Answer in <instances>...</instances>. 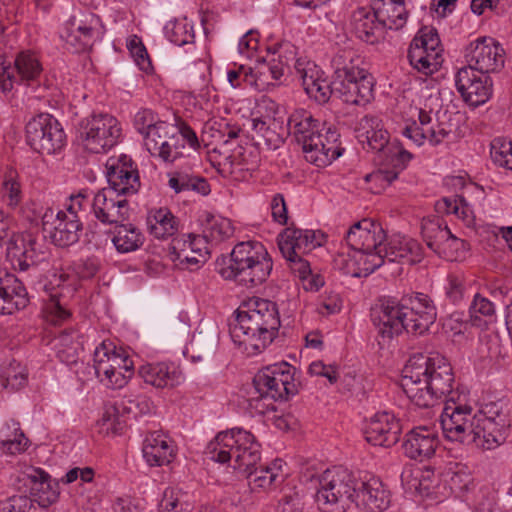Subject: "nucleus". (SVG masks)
<instances>
[{"mask_svg": "<svg viewBox=\"0 0 512 512\" xmlns=\"http://www.w3.org/2000/svg\"><path fill=\"white\" fill-rule=\"evenodd\" d=\"M1 434L4 437L1 440L2 450L11 455L21 453L28 447V439L20 429V424L14 419L5 423L1 428Z\"/></svg>", "mask_w": 512, "mask_h": 512, "instance_id": "4c0bfd02", "label": "nucleus"}, {"mask_svg": "<svg viewBox=\"0 0 512 512\" xmlns=\"http://www.w3.org/2000/svg\"><path fill=\"white\" fill-rule=\"evenodd\" d=\"M287 133L292 135L302 146L307 161L318 167H325L342 155L339 133L311 112L298 109L290 114L287 120Z\"/></svg>", "mask_w": 512, "mask_h": 512, "instance_id": "423d86ee", "label": "nucleus"}, {"mask_svg": "<svg viewBox=\"0 0 512 512\" xmlns=\"http://www.w3.org/2000/svg\"><path fill=\"white\" fill-rule=\"evenodd\" d=\"M412 158L411 153L399 146L387 148L383 154L382 162L387 168H381L376 172L366 175L367 182H375L382 187L389 186L397 179L398 174L405 169L407 163Z\"/></svg>", "mask_w": 512, "mask_h": 512, "instance_id": "cd10ccee", "label": "nucleus"}, {"mask_svg": "<svg viewBox=\"0 0 512 512\" xmlns=\"http://www.w3.org/2000/svg\"><path fill=\"white\" fill-rule=\"evenodd\" d=\"M360 126L365 132L358 134V138L362 143L366 142L372 150L384 154L387 148L393 146L389 145L388 132L383 129H378L379 119L377 117L364 116L360 120Z\"/></svg>", "mask_w": 512, "mask_h": 512, "instance_id": "72a5a7b5", "label": "nucleus"}, {"mask_svg": "<svg viewBox=\"0 0 512 512\" xmlns=\"http://www.w3.org/2000/svg\"><path fill=\"white\" fill-rule=\"evenodd\" d=\"M184 149L185 145L182 144L181 135H178L176 131L168 140L161 142L159 150H155V153H151V155L158 156L165 162H174L183 156Z\"/></svg>", "mask_w": 512, "mask_h": 512, "instance_id": "8fccbe9b", "label": "nucleus"}, {"mask_svg": "<svg viewBox=\"0 0 512 512\" xmlns=\"http://www.w3.org/2000/svg\"><path fill=\"white\" fill-rule=\"evenodd\" d=\"M164 33L167 39L177 46L190 43L194 39L193 28L185 19L168 21L164 26Z\"/></svg>", "mask_w": 512, "mask_h": 512, "instance_id": "a18cd8bd", "label": "nucleus"}, {"mask_svg": "<svg viewBox=\"0 0 512 512\" xmlns=\"http://www.w3.org/2000/svg\"><path fill=\"white\" fill-rule=\"evenodd\" d=\"M285 68H289L288 62H283L281 56L279 59H272L268 64L263 65L258 71L260 77L267 78L268 75L271 76L273 80H279L283 75Z\"/></svg>", "mask_w": 512, "mask_h": 512, "instance_id": "774afa93", "label": "nucleus"}, {"mask_svg": "<svg viewBox=\"0 0 512 512\" xmlns=\"http://www.w3.org/2000/svg\"><path fill=\"white\" fill-rule=\"evenodd\" d=\"M188 240L186 239H173L170 244V251L173 254H177V258L181 259L183 256L186 247H188L192 252L198 253L199 256H202L201 249L197 248V242H201L200 236L188 235Z\"/></svg>", "mask_w": 512, "mask_h": 512, "instance_id": "e2e57ef3", "label": "nucleus"}, {"mask_svg": "<svg viewBox=\"0 0 512 512\" xmlns=\"http://www.w3.org/2000/svg\"><path fill=\"white\" fill-rule=\"evenodd\" d=\"M345 241L349 251L339 252L335 263L353 277L368 276L386 262L414 265L423 259L418 241L399 235L387 240L380 224L368 219L353 224Z\"/></svg>", "mask_w": 512, "mask_h": 512, "instance_id": "f257e3e1", "label": "nucleus"}, {"mask_svg": "<svg viewBox=\"0 0 512 512\" xmlns=\"http://www.w3.org/2000/svg\"><path fill=\"white\" fill-rule=\"evenodd\" d=\"M27 381V374L23 369L16 371V368L10 366L0 375V384L3 388H10L11 391H16L23 387Z\"/></svg>", "mask_w": 512, "mask_h": 512, "instance_id": "6e6d98bb", "label": "nucleus"}, {"mask_svg": "<svg viewBox=\"0 0 512 512\" xmlns=\"http://www.w3.org/2000/svg\"><path fill=\"white\" fill-rule=\"evenodd\" d=\"M157 116L149 109H143L136 113L134 117V126L136 130L146 138V133L160 123Z\"/></svg>", "mask_w": 512, "mask_h": 512, "instance_id": "bf43d9fd", "label": "nucleus"}, {"mask_svg": "<svg viewBox=\"0 0 512 512\" xmlns=\"http://www.w3.org/2000/svg\"><path fill=\"white\" fill-rule=\"evenodd\" d=\"M491 159L499 167L512 170V141L496 138L491 143Z\"/></svg>", "mask_w": 512, "mask_h": 512, "instance_id": "3c124183", "label": "nucleus"}, {"mask_svg": "<svg viewBox=\"0 0 512 512\" xmlns=\"http://www.w3.org/2000/svg\"><path fill=\"white\" fill-rule=\"evenodd\" d=\"M438 446L436 433L427 426H419L410 430L402 444L404 454L413 460L424 461L431 458Z\"/></svg>", "mask_w": 512, "mask_h": 512, "instance_id": "393cba45", "label": "nucleus"}, {"mask_svg": "<svg viewBox=\"0 0 512 512\" xmlns=\"http://www.w3.org/2000/svg\"><path fill=\"white\" fill-rule=\"evenodd\" d=\"M25 132L27 144L40 154L53 155L65 145V132L50 114L34 116L26 124Z\"/></svg>", "mask_w": 512, "mask_h": 512, "instance_id": "9b49d317", "label": "nucleus"}, {"mask_svg": "<svg viewBox=\"0 0 512 512\" xmlns=\"http://www.w3.org/2000/svg\"><path fill=\"white\" fill-rule=\"evenodd\" d=\"M78 140L91 153H104L114 147L121 136L118 120L107 113H92L77 126Z\"/></svg>", "mask_w": 512, "mask_h": 512, "instance_id": "9d476101", "label": "nucleus"}, {"mask_svg": "<svg viewBox=\"0 0 512 512\" xmlns=\"http://www.w3.org/2000/svg\"><path fill=\"white\" fill-rule=\"evenodd\" d=\"M111 344L101 343L94 352V369L96 376L104 381L108 376L113 375L116 368L112 362Z\"/></svg>", "mask_w": 512, "mask_h": 512, "instance_id": "49530a36", "label": "nucleus"}, {"mask_svg": "<svg viewBox=\"0 0 512 512\" xmlns=\"http://www.w3.org/2000/svg\"><path fill=\"white\" fill-rule=\"evenodd\" d=\"M345 80H334V97L351 105H361L370 101L373 93L372 77L366 72Z\"/></svg>", "mask_w": 512, "mask_h": 512, "instance_id": "a878e982", "label": "nucleus"}, {"mask_svg": "<svg viewBox=\"0 0 512 512\" xmlns=\"http://www.w3.org/2000/svg\"><path fill=\"white\" fill-rule=\"evenodd\" d=\"M359 480L341 466L327 469L319 480L316 502L323 512H345L354 503Z\"/></svg>", "mask_w": 512, "mask_h": 512, "instance_id": "1a4fd4ad", "label": "nucleus"}, {"mask_svg": "<svg viewBox=\"0 0 512 512\" xmlns=\"http://www.w3.org/2000/svg\"><path fill=\"white\" fill-rule=\"evenodd\" d=\"M375 12L378 15V20L387 29H401L407 21L408 13L405 8V1H398L391 6L377 7Z\"/></svg>", "mask_w": 512, "mask_h": 512, "instance_id": "c03bdc74", "label": "nucleus"}, {"mask_svg": "<svg viewBox=\"0 0 512 512\" xmlns=\"http://www.w3.org/2000/svg\"><path fill=\"white\" fill-rule=\"evenodd\" d=\"M139 376L156 388L173 387L180 383L181 372L173 363L145 364L138 370Z\"/></svg>", "mask_w": 512, "mask_h": 512, "instance_id": "c756f323", "label": "nucleus"}, {"mask_svg": "<svg viewBox=\"0 0 512 512\" xmlns=\"http://www.w3.org/2000/svg\"><path fill=\"white\" fill-rule=\"evenodd\" d=\"M42 70L39 60L33 54L18 53L13 66L11 63L0 64V92L3 94L11 92L15 84L33 89L40 88Z\"/></svg>", "mask_w": 512, "mask_h": 512, "instance_id": "ddd939ff", "label": "nucleus"}, {"mask_svg": "<svg viewBox=\"0 0 512 512\" xmlns=\"http://www.w3.org/2000/svg\"><path fill=\"white\" fill-rule=\"evenodd\" d=\"M431 112V110L427 111L426 108H419V124L413 122L411 125L406 126L403 130V135L411 139L418 146L422 145L425 141L424 134L426 132L422 131V129H429V127H431V125L433 124Z\"/></svg>", "mask_w": 512, "mask_h": 512, "instance_id": "de8ad7c7", "label": "nucleus"}, {"mask_svg": "<svg viewBox=\"0 0 512 512\" xmlns=\"http://www.w3.org/2000/svg\"><path fill=\"white\" fill-rule=\"evenodd\" d=\"M318 70L314 75L304 78V90L310 98H313L319 104L328 102L331 96H334V79L328 82L321 78Z\"/></svg>", "mask_w": 512, "mask_h": 512, "instance_id": "37998d69", "label": "nucleus"}, {"mask_svg": "<svg viewBox=\"0 0 512 512\" xmlns=\"http://www.w3.org/2000/svg\"><path fill=\"white\" fill-rule=\"evenodd\" d=\"M7 254L13 267L20 271H28L30 268L46 263L49 258L43 241L31 232L13 236L7 246Z\"/></svg>", "mask_w": 512, "mask_h": 512, "instance_id": "2eb2a0df", "label": "nucleus"}, {"mask_svg": "<svg viewBox=\"0 0 512 512\" xmlns=\"http://www.w3.org/2000/svg\"><path fill=\"white\" fill-rule=\"evenodd\" d=\"M354 503L366 512H384L390 505V492L379 480L358 482Z\"/></svg>", "mask_w": 512, "mask_h": 512, "instance_id": "bb28decb", "label": "nucleus"}, {"mask_svg": "<svg viewBox=\"0 0 512 512\" xmlns=\"http://www.w3.org/2000/svg\"><path fill=\"white\" fill-rule=\"evenodd\" d=\"M362 60L352 49L339 50L331 60L334 69V80H345L349 77L356 79L355 76L366 73L365 69L360 68Z\"/></svg>", "mask_w": 512, "mask_h": 512, "instance_id": "473e14b6", "label": "nucleus"}, {"mask_svg": "<svg viewBox=\"0 0 512 512\" xmlns=\"http://www.w3.org/2000/svg\"><path fill=\"white\" fill-rule=\"evenodd\" d=\"M511 422L486 419L474 420L470 445L482 450H492L502 445L510 433Z\"/></svg>", "mask_w": 512, "mask_h": 512, "instance_id": "b1692460", "label": "nucleus"}, {"mask_svg": "<svg viewBox=\"0 0 512 512\" xmlns=\"http://www.w3.org/2000/svg\"><path fill=\"white\" fill-rule=\"evenodd\" d=\"M192 509L189 494L181 488H166L159 503V512H189Z\"/></svg>", "mask_w": 512, "mask_h": 512, "instance_id": "79ce46f5", "label": "nucleus"}, {"mask_svg": "<svg viewBox=\"0 0 512 512\" xmlns=\"http://www.w3.org/2000/svg\"><path fill=\"white\" fill-rule=\"evenodd\" d=\"M205 453L211 460L222 464L234 460L233 468L246 474L252 490L268 489L283 477L280 473L283 463L281 459L257 466L261 459L260 444L249 431L241 428L219 432L207 445Z\"/></svg>", "mask_w": 512, "mask_h": 512, "instance_id": "f03ea898", "label": "nucleus"}, {"mask_svg": "<svg viewBox=\"0 0 512 512\" xmlns=\"http://www.w3.org/2000/svg\"><path fill=\"white\" fill-rule=\"evenodd\" d=\"M494 305L487 298L482 297L480 294H476L469 307L470 317L475 321L478 319L477 314L483 316H492L494 314Z\"/></svg>", "mask_w": 512, "mask_h": 512, "instance_id": "338daca9", "label": "nucleus"}, {"mask_svg": "<svg viewBox=\"0 0 512 512\" xmlns=\"http://www.w3.org/2000/svg\"><path fill=\"white\" fill-rule=\"evenodd\" d=\"M43 229L55 246L67 248L79 241L83 224L73 213L57 212L52 222L47 220V214L44 215Z\"/></svg>", "mask_w": 512, "mask_h": 512, "instance_id": "412c9836", "label": "nucleus"}, {"mask_svg": "<svg viewBox=\"0 0 512 512\" xmlns=\"http://www.w3.org/2000/svg\"><path fill=\"white\" fill-rule=\"evenodd\" d=\"M464 57L474 71L481 74L499 73L505 64V51L501 44L491 37H478L464 50Z\"/></svg>", "mask_w": 512, "mask_h": 512, "instance_id": "4468645a", "label": "nucleus"}, {"mask_svg": "<svg viewBox=\"0 0 512 512\" xmlns=\"http://www.w3.org/2000/svg\"><path fill=\"white\" fill-rule=\"evenodd\" d=\"M452 114L448 111L436 113V122L424 129L425 140L431 145L436 146L442 143L445 139H449L456 132V124L452 122Z\"/></svg>", "mask_w": 512, "mask_h": 512, "instance_id": "ea45409f", "label": "nucleus"}, {"mask_svg": "<svg viewBox=\"0 0 512 512\" xmlns=\"http://www.w3.org/2000/svg\"><path fill=\"white\" fill-rule=\"evenodd\" d=\"M413 40H419L417 41L419 48L426 50L430 53H435L437 54V56L441 57V49L439 48L440 38L435 28H421L418 31L417 35L413 38Z\"/></svg>", "mask_w": 512, "mask_h": 512, "instance_id": "603ef678", "label": "nucleus"}, {"mask_svg": "<svg viewBox=\"0 0 512 512\" xmlns=\"http://www.w3.org/2000/svg\"><path fill=\"white\" fill-rule=\"evenodd\" d=\"M304 255L298 253H295V255H283L292 273L302 280L307 279L311 275L310 262L303 257Z\"/></svg>", "mask_w": 512, "mask_h": 512, "instance_id": "052dcab7", "label": "nucleus"}, {"mask_svg": "<svg viewBox=\"0 0 512 512\" xmlns=\"http://www.w3.org/2000/svg\"><path fill=\"white\" fill-rule=\"evenodd\" d=\"M115 234L112 242L120 253H128L137 250L142 246L144 238L139 230L133 225L115 224Z\"/></svg>", "mask_w": 512, "mask_h": 512, "instance_id": "58836bf2", "label": "nucleus"}, {"mask_svg": "<svg viewBox=\"0 0 512 512\" xmlns=\"http://www.w3.org/2000/svg\"><path fill=\"white\" fill-rule=\"evenodd\" d=\"M202 233L205 242L216 245L232 237L234 227L227 218L207 214Z\"/></svg>", "mask_w": 512, "mask_h": 512, "instance_id": "c9c22d12", "label": "nucleus"}, {"mask_svg": "<svg viewBox=\"0 0 512 512\" xmlns=\"http://www.w3.org/2000/svg\"><path fill=\"white\" fill-rule=\"evenodd\" d=\"M352 26L356 36L362 41L374 44L384 37L387 28L378 20L377 13L361 7L352 14Z\"/></svg>", "mask_w": 512, "mask_h": 512, "instance_id": "c85d7f7f", "label": "nucleus"}, {"mask_svg": "<svg viewBox=\"0 0 512 512\" xmlns=\"http://www.w3.org/2000/svg\"><path fill=\"white\" fill-rule=\"evenodd\" d=\"M476 419L511 422L509 410L502 401L485 404L481 410L476 413Z\"/></svg>", "mask_w": 512, "mask_h": 512, "instance_id": "864d4df0", "label": "nucleus"}, {"mask_svg": "<svg viewBox=\"0 0 512 512\" xmlns=\"http://www.w3.org/2000/svg\"><path fill=\"white\" fill-rule=\"evenodd\" d=\"M230 322L233 342L245 350L263 351L278 335L280 316L277 304L268 299L253 297L244 301Z\"/></svg>", "mask_w": 512, "mask_h": 512, "instance_id": "39448f33", "label": "nucleus"}, {"mask_svg": "<svg viewBox=\"0 0 512 512\" xmlns=\"http://www.w3.org/2000/svg\"><path fill=\"white\" fill-rule=\"evenodd\" d=\"M14 488L22 495L30 494L33 501L41 507H48L58 501L60 490L59 481L41 468L27 467L21 471L14 483Z\"/></svg>", "mask_w": 512, "mask_h": 512, "instance_id": "f8f14e48", "label": "nucleus"}, {"mask_svg": "<svg viewBox=\"0 0 512 512\" xmlns=\"http://www.w3.org/2000/svg\"><path fill=\"white\" fill-rule=\"evenodd\" d=\"M465 287L463 281L455 276L449 275L447 279V286L445 287V295L452 304L459 303L464 296Z\"/></svg>", "mask_w": 512, "mask_h": 512, "instance_id": "69168bd1", "label": "nucleus"}, {"mask_svg": "<svg viewBox=\"0 0 512 512\" xmlns=\"http://www.w3.org/2000/svg\"><path fill=\"white\" fill-rule=\"evenodd\" d=\"M447 402L441 414V426L445 437L451 441L470 445L476 414L471 406L457 404L453 397Z\"/></svg>", "mask_w": 512, "mask_h": 512, "instance_id": "dca6fc26", "label": "nucleus"}, {"mask_svg": "<svg viewBox=\"0 0 512 512\" xmlns=\"http://www.w3.org/2000/svg\"><path fill=\"white\" fill-rule=\"evenodd\" d=\"M471 67H462L455 77L457 91L472 106L486 103L493 93V82L489 75L478 76Z\"/></svg>", "mask_w": 512, "mask_h": 512, "instance_id": "a211bd4d", "label": "nucleus"}, {"mask_svg": "<svg viewBox=\"0 0 512 512\" xmlns=\"http://www.w3.org/2000/svg\"><path fill=\"white\" fill-rule=\"evenodd\" d=\"M273 268V261L263 245L247 241L238 243L230 257L218 258L216 269L226 280H234L245 287L264 283Z\"/></svg>", "mask_w": 512, "mask_h": 512, "instance_id": "0eeeda50", "label": "nucleus"}, {"mask_svg": "<svg viewBox=\"0 0 512 512\" xmlns=\"http://www.w3.org/2000/svg\"><path fill=\"white\" fill-rule=\"evenodd\" d=\"M296 368L287 362H280L261 369L253 378L257 396L248 400L252 413L265 414L275 410L274 402L288 400L299 392L295 379Z\"/></svg>", "mask_w": 512, "mask_h": 512, "instance_id": "6e6552de", "label": "nucleus"}, {"mask_svg": "<svg viewBox=\"0 0 512 512\" xmlns=\"http://www.w3.org/2000/svg\"><path fill=\"white\" fill-rule=\"evenodd\" d=\"M37 507L28 495H13L2 502L0 512H36Z\"/></svg>", "mask_w": 512, "mask_h": 512, "instance_id": "5fc2aeb1", "label": "nucleus"}, {"mask_svg": "<svg viewBox=\"0 0 512 512\" xmlns=\"http://www.w3.org/2000/svg\"><path fill=\"white\" fill-rule=\"evenodd\" d=\"M180 177L183 182L185 192L195 191L203 196L210 193V185L204 177L190 175L185 172H180Z\"/></svg>", "mask_w": 512, "mask_h": 512, "instance_id": "680f3d73", "label": "nucleus"}, {"mask_svg": "<svg viewBox=\"0 0 512 512\" xmlns=\"http://www.w3.org/2000/svg\"><path fill=\"white\" fill-rule=\"evenodd\" d=\"M421 235L426 246L437 254L447 238H451V231L442 219L426 217L421 222Z\"/></svg>", "mask_w": 512, "mask_h": 512, "instance_id": "f704fd0d", "label": "nucleus"}, {"mask_svg": "<svg viewBox=\"0 0 512 512\" xmlns=\"http://www.w3.org/2000/svg\"><path fill=\"white\" fill-rule=\"evenodd\" d=\"M143 457L150 466H162L169 464L173 457V448L165 437L157 432L146 436L143 443Z\"/></svg>", "mask_w": 512, "mask_h": 512, "instance_id": "2f4dec72", "label": "nucleus"}, {"mask_svg": "<svg viewBox=\"0 0 512 512\" xmlns=\"http://www.w3.org/2000/svg\"><path fill=\"white\" fill-rule=\"evenodd\" d=\"M106 170L109 187L117 192V196L137 193L140 187L139 173L130 157L123 154L117 159H109Z\"/></svg>", "mask_w": 512, "mask_h": 512, "instance_id": "6ab92c4d", "label": "nucleus"}, {"mask_svg": "<svg viewBox=\"0 0 512 512\" xmlns=\"http://www.w3.org/2000/svg\"><path fill=\"white\" fill-rule=\"evenodd\" d=\"M467 243L457 238L451 233V238L443 243L437 255L447 260H457V258L466 250Z\"/></svg>", "mask_w": 512, "mask_h": 512, "instance_id": "4d7b16f0", "label": "nucleus"}, {"mask_svg": "<svg viewBox=\"0 0 512 512\" xmlns=\"http://www.w3.org/2000/svg\"><path fill=\"white\" fill-rule=\"evenodd\" d=\"M418 40H412L409 50L408 59L410 64L426 75L433 73L437 70L441 63V57L435 53H430L426 50L419 48L417 44Z\"/></svg>", "mask_w": 512, "mask_h": 512, "instance_id": "a19ab883", "label": "nucleus"}, {"mask_svg": "<svg viewBox=\"0 0 512 512\" xmlns=\"http://www.w3.org/2000/svg\"><path fill=\"white\" fill-rule=\"evenodd\" d=\"M451 365L440 356H412L403 369L401 387L411 402L429 409L453 392Z\"/></svg>", "mask_w": 512, "mask_h": 512, "instance_id": "20e7f679", "label": "nucleus"}, {"mask_svg": "<svg viewBox=\"0 0 512 512\" xmlns=\"http://www.w3.org/2000/svg\"><path fill=\"white\" fill-rule=\"evenodd\" d=\"M325 242L320 231L287 227L278 236V246L282 255L308 254Z\"/></svg>", "mask_w": 512, "mask_h": 512, "instance_id": "4be33fe9", "label": "nucleus"}, {"mask_svg": "<svg viewBox=\"0 0 512 512\" xmlns=\"http://www.w3.org/2000/svg\"><path fill=\"white\" fill-rule=\"evenodd\" d=\"M147 225L150 233L158 239L173 236L177 232L176 218L167 208H160L150 213Z\"/></svg>", "mask_w": 512, "mask_h": 512, "instance_id": "e433bc0d", "label": "nucleus"}, {"mask_svg": "<svg viewBox=\"0 0 512 512\" xmlns=\"http://www.w3.org/2000/svg\"><path fill=\"white\" fill-rule=\"evenodd\" d=\"M303 508V494L295 488L289 489L278 504L279 512H302Z\"/></svg>", "mask_w": 512, "mask_h": 512, "instance_id": "13d9d810", "label": "nucleus"}, {"mask_svg": "<svg viewBox=\"0 0 512 512\" xmlns=\"http://www.w3.org/2000/svg\"><path fill=\"white\" fill-rule=\"evenodd\" d=\"M3 197L10 208L16 209L22 199L20 184L12 179L6 180L3 183Z\"/></svg>", "mask_w": 512, "mask_h": 512, "instance_id": "0e129e2a", "label": "nucleus"}, {"mask_svg": "<svg viewBox=\"0 0 512 512\" xmlns=\"http://www.w3.org/2000/svg\"><path fill=\"white\" fill-rule=\"evenodd\" d=\"M29 304L24 284L12 273L0 269V315H11Z\"/></svg>", "mask_w": 512, "mask_h": 512, "instance_id": "5701e85b", "label": "nucleus"}, {"mask_svg": "<svg viewBox=\"0 0 512 512\" xmlns=\"http://www.w3.org/2000/svg\"><path fill=\"white\" fill-rule=\"evenodd\" d=\"M120 197L110 187L98 190L92 201L95 218L103 224H119L128 220V201Z\"/></svg>", "mask_w": 512, "mask_h": 512, "instance_id": "aec40b11", "label": "nucleus"}, {"mask_svg": "<svg viewBox=\"0 0 512 512\" xmlns=\"http://www.w3.org/2000/svg\"><path fill=\"white\" fill-rule=\"evenodd\" d=\"M404 301L381 298L371 307L370 317L379 345L389 343L404 331L422 335L435 322L436 307L428 295L417 293L408 299L409 305Z\"/></svg>", "mask_w": 512, "mask_h": 512, "instance_id": "7ed1b4c3", "label": "nucleus"}, {"mask_svg": "<svg viewBox=\"0 0 512 512\" xmlns=\"http://www.w3.org/2000/svg\"><path fill=\"white\" fill-rule=\"evenodd\" d=\"M177 130L172 124L167 122H160L158 125L146 133L144 144L147 150L151 153H155V150H159L160 143L168 140Z\"/></svg>", "mask_w": 512, "mask_h": 512, "instance_id": "09e8293b", "label": "nucleus"}, {"mask_svg": "<svg viewBox=\"0 0 512 512\" xmlns=\"http://www.w3.org/2000/svg\"><path fill=\"white\" fill-rule=\"evenodd\" d=\"M279 123L270 117L252 119V140L259 148L276 150L284 143L283 134L279 133Z\"/></svg>", "mask_w": 512, "mask_h": 512, "instance_id": "7c9ffc66", "label": "nucleus"}, {"mask_svg": "<svg viewBox=\"0 0 512 512\" xmlns=\"http://www.w3.org/2000/svg\"><path fill=\"white\" fill-rule=\"evenodd\" d=\"M402 433L401 420L389 411L375 413L364 427L367 442L374 446L391 447Z\"/></svg>", "mask_w": 512, "mask_h": 512, "instance_id": "f3484780", "label": "nucleus"}]
</instances>
